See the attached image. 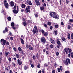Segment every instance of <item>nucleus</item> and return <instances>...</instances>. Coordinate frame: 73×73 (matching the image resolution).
Returning <instances> with one entry per match:
<instances>
[{"mask_svg":"<svg viewBox=\"0 0 73 73\" xmlns=\"http://www.w3.org/2000/svg\"><path fill=\"white\" fill-rule=\"evenodd\" d=\"M8 53H9V52H7V51H6L5 52V54H5L6 55V56H8Z\"/></svg>","mask_w":73,"mask_h":73,"instance_id":"obj_16","label":"nucleus"},{"mask_svg":"<svg viewBox=\"0 0 73 73\" xmlns=\"http://www.w3.org/2000/svg\"><path fill=\"white\" fill-rule=\"evenodd\" d=\"M44 72V69H43L42 70V73H45Z\"/></svg>","mask_w":73,"mask_h":73,"instance_id":"obj_56","label":"nucleus"},{"mask_svg":"<svg viewBox=\"0 0 73 73\" xmlns=\"http://www.w3.org/2000/svg\"><path fill=\"white\" fill-rule=\"evenodd\" d=\"M30 6H28L27 7L26 9L25 10V11H26V13H28L29 12V9H30Z\"/></svg>","mask_w":73,"mask_h":73,"instance_id":"obj_8","label":"nucleus"},{"mask_svg":"<svg viewBox=\"0 0 73 73\" xmlns=\"http://www.w3.org/2000/svg\"><path fill=\"white\" fill-rule=\"evenodd\" d=\"M54 32L55 33V35H57V31H55Z\"/></svg>","mask_w":73,"mask_h":73,"instance_id":"obj_33","label":"nucleus"},{"mask_svg":"<svg viewBox=\"0 0 73 73\" xmlns=\"http://www.w3.org/2000/svg\"><path fill=\"white\" fill-rule=\"evenodd\" d=\"M14 9H16V5H15L14 7Z\"/></svg>","mask_w":73,"mask_h":73,"instance_id":"obj_49","label":"nucleus"},{"mask_svg":"<svg viewBox=\"0 0 73 73\" xmlns=\"http://www.w3.org/2000/svg\"><path fill=\"white\" fill-rule=\"evenodd\" d=\"M70 55L71 57H72V58H73V52H72L71 53H70Z\"/></svg>","mask_w":73,"mask_h":73,"instance_id":"obj_27","label":"nucleus"},{"mask_svg":"<svg viewBox=\"0 0 73 73\" xmlns=\"http://www.w3.org/2000/svg\"><path fill=\"white\" fill-rule=\"evenodd\" d=\"M47 25H51V23L49 22H48Z\"/></svg>","mask_w":73,"mask_h":73,"instance_id":"obj_32","label":"nucleus"},{"mask_svg":"<svg viewBox=\"0 0 73 73\" xmlns=\"http://www.w3.org/2000/svg\"><path fill=\"white\" fill-rule=\"evenodd\" d=\"M26 48H29V45H28L27 44L26 46Z\"/></svg>","mask_w":73,"mask_h":73,"instance_id":"obj_45","label":"nucleus"},{"mask_svg":"<svg viewBox=\"0 0 73 73\" xmlns=\"http://www.w3.org/2000/svg\"><path fill=\"white\" fill-rule=\"evenodd\" d=\"M64 22H61V25H64Z\"/></svg>","mask_w":73,"mask_h":73,"instance_id":"obj_54","label":"nucleus"},{"mask_svg":"<svg viewBox=\"0 0 73 73\" xmlns=\"http://www.w3.org/2000/svg\"><path fill=\"white\" fill-rule=\"evenodd\" d=\"M27 3H28L29 4V5H32V3L31 1H27Z\"/></svg>","mask_w":73,"mask_h":73,"instance_id":"obj_15","label":"nucleus"},{"mask_svg":"<svg viewBox=\"0 0 73 73\" xmlns=\"http://www.w3.org/2000/svg\"><path fill=\"white\" fill-rule=\"evenodd\" d=\"M69 49L68 52L69 53H71V52H72V50H71V49H70L69 48Z\"/></svg>","mask_w":73,"mask_h":73,"instance_id":"obj_34","label":"nucleus"},{"mask_svg":"<svg viewBox=\"0 0 73 73\" xmlns=\"http://www.w3.org/2000/svg\"><path fill=\"white\" fill-rule=\"evenodd\" d=\"M24 69L25 70H27L28 69V67L26 66H25L24 67Z\"/></svg>","mask_w":73,"mask_h":73,"instance_id":"obj_29","label":"nucleus"},{"mask_svg":"<svg viewBox=\"0 0 73 73\" xmlns=\"http://www.w3.org/2000/svg\"><path fill=\"white\" fill-rule=\"evenodd\" d=\"M11 25L12 27H15V23L13 22L11 23Z\"/></svg>","mask_w":73,"mask_h":73,"instance_id":"obj_22","label":"nucleus"},{"mask_svg":"<svg viewBox=\"0 0 73 73\" xmlns=\"http://www.w3.org/2000/svg\"><path fill=\"white\" fill-rule=\"evenodd\" d=\"M56 43L58 45V46H59L61 45V42H60V41L59 40L57 39L56 40Z\"/></svg>","mask_w":73,"mask_h":73,"instance_id":"obj_11","label":"nucleus"},{"mask_svg":"<svg viewBox=\"0 0 73 73\" xmlns=\"http://www.w3.org/2000/svg\"><path fill=\"white\" fill-rule=\"evenodd\" d=\"M62 39L63 41H66V39L65 38H62Z\"/></svg>","mask_w":73,"mask_h":73,"instance_id":"obj_26","label":"nucleus"},{"mask_svg":"<svg viewBox=\"0 0 73 73\" xmlns=\"http://www.w3.org/2000/svg\"><path fill=\"white\" fill-rule=\"evenodd\" d=\"M58 72H60V69L59 68H58Z\"/></svg>","mask_w":73,"mask_h":73,"instance_id":"obj_38","label":"nucleus"},{"mask_svg":"<svg viewBox=\"0 0 73 73\" xmlns=\"http://www.w3.org/2000/svg\"><path fill=\"white\" fill-rule=\"evenodd\" d=\"M44 26L45 28H47V25L46 24H44Z\"/></svg>","mask_w":73,"mask_h":73,"instance_id":"obj_36","label":"nucleus"},{"mask_svg":"<svg viewBox=\"0 0 73 73\" xmlns=\"http://www.w3.org/2000/svg\"><path fill=\"white\" fill-rule=\"evenodd\" d=\"M71 55H70V54L69 53L68 54V57H70V56Z\"/></svg>","mask_w":73,"mask_h":73,"instance_id":"obj_57","label":"nucleus"},{"mask_svg":"<svg viewBox=\"0 0 73 73\" xmlns=\"http://www.w3.org/2000/svg\"><path fill=\"white\" fill-rule=\"evenodd\" d=\"M70 73V72H69V71H67L65 72V73Z\"/></svg>","mask_w":73,"mask_h":73,"instance_id":"obj_44","label":"nucleus"},{"mask_svg":"<svg viewBox=\"0 0 73 73\" xmlns=\"http://www.w3.org/2000/svg\"><path fill=\"white\" fill-rule=\"evenodd\" d=\"M23 25L24 26H25V25H27V22H23Z\"/></svg>","mask_w":73,"mask_h":73,"instance_id":"obj_24","label":"nucleus"},{"mask_svg":"<svg viewBox=\"0 0 73 73\" xmlns=\"http://www.w3.org/2000/svg\"><path fill=\"white\" fill-rule=\"evenodd\" d=\"M10 73H13L12 71V70H10Z\"/></svg>","mask_w":73,"mask_h":73,"instance_id":"obj_64","label":"nucleus"},{"mask_svg":"<svg viewBox=\"0 0 73 73\" xmlns=\"http://www.w3.org/2000/svg\"><path fill=\"white\" fill-rule=\"evenodd\" d=\"M10 39L11 41L13 40V37H11L10 38Z\"/></svg>","mask_w":73,"mask_h":73,"instance_id":"obj_41","label":"nucleus"},{"mask_svg":"<svg viewBox=\"0 0 73 73\" xmlns=\"http://www.w3.org/2000/svg\"><path fill=\"white\" fill-rule=\"evenodd\" d=\"M31 67H32V68H33V67H34V65H33V64H31Z\"/></svg>","mask_w":73,"mask_h":73,"instance_id":"obj_58","label":"nucleus"},{"mask_svg":"<svg viewBox=\"0 0 73 73\" xmlns=\"http://www.w3.org/2000/svg\"><path fill=\"white\" fill-rule=\"evenodd\" d=\"M14 4L15 3H14V2H13L11 1L10 3L11 6H12V7H13V6H14Z\"/></svg>","mask_w":73,"mask_h":73,"instance_id":"obj_14","label":"nucleus"},{"mask_svg":"<svg viewBox=\"0 0 73 73\" xmlns=\"http://www.w3.org/2000/svg\"><path fill=\"white\" fill-rule=\"evenodd\" d=\"M8 60H9V62H10V61H11V58H9L8 59Z\"/></svg>","mask_w":73,"mask_h":73,"instance_id":"obj_55","label":"nucleus"},{"mask_svg":"<svg viewBox=\"0 0 73 73\" xmlns=\"http://www.w3.org/2000/svg\"><path fill=\"white\" fill-rule=\"evenodd\" d=\"M21 41L22 44H24V40H23V39H21Z\"/></svg>","mask_w":73,"mask_h":73,"instance_id":"obj_21","label":"nucleus"},{"mask_svg":"<svg viewBox=\"0 0 73 73\" xmlns=\"http://www.w3.org/2000/svg\"><path fill=\"white\" fill-rule=\"evenodd\" d=\"M50 15L51 17L55 19H58V16L56 15V13L54 12L50 13Z\"/></svg>","mask_w":73,"mask_h":73,"instance_id":"obj_1","label":"nucleus"},{"mask_svg":"<svg viewBox=\"0 0 73 73\" xmlns=\"http://www.w3.org/2000/svg\"><path fill=\"white\" fill-rule=\"evenodd\" d=\"M50 47L51 48H53V46L52 44H51Z\"/></svg>","mask_w":73,"mask_h":73,"instance_id":"obj_40","label":"nucleus"},{"mask_svg":"<svg viewBox=\"0 0 73 73\" xmlns=\"http://www.w3.org/2000/svg\"><path fill=\"white\" fill-rule=\"evenodd\" d=\"M18 50L20 51H21V50H22V49H21V48L20 47H18Z\"/></svg>","mask_w":73,"mask_h":73,"instance_id":"obj_25","label":"nucleus"},{"mask_svg":"<svg viewBox=\"0 0 73 73\" xmlns=\"http://www.w3.org/2000/svg\"><path fill=\"white\" fill-rule=\"evenodd\" d=\"M54 66H57V64H56V63H55L54 64Z\"/></svg>","mask_w":73,"mask_h":73,"instance_id":"obj_60","label":"nucleus"},{"mask_svg":"<svg viewBox=\"0 0 73 73\" xmlns=\"http://www.w3.org/2000/svg\"><path fill=\"white\" fill-rule=\"evenodd\" d=\"M55 70H53L52 71V73H55Z\"/></svg>","mask_w":73,"mask_h":73,"instance_id":"obj_61","label":"nucleus"},{"mask_svg":"<svg viewBox=\"0 0 73 73\" xmlns=\"http://www.w3.org/2000/svg\"><path fill=\"white\" fill-rule=\"evenodd\" d=\"M69 23H72L73 22V20L72 19H70L69 21Z\"/></svg>","mask_w":73,"mask_h":73,"instance_id":"obj_30","label":"nucleus"},{"mask_svg":"<svg viewBox=\"0 0 73 73\" xmlns=\"http://www.w3.org/2000/svg\"><path fill=\"white\" fill-rule=\"evenodd\" d=\"M70 35L69 34H68V39H70Z\"/></svg>","mask_w":73,"mask_h":73,"instance_id":"obj_23","label":"nucleus"},{"mask_svg":"<svg viewBox=\"0 0 73 73\" xmlns=\"http://www.w3.org/2000/svg\"><path fill=\"white\" fill-rule=\"evenodd\" d=\"M51 42L52 44H54L55 41L52 39L51 40Z\"/></svg>","mask_w":73,"mask_h":73,"instance_id":"obj_18","label":"nucleus"},{"mask_svg":"<svg viewBox=\"0 0 73 73\" xmlns=\"http://www.w3.org/2000/svg\"><path fill=\"white\" fill-rule=\"evenodd\" d=\"M48 52H48V51H46V54H48Z\"/></svg>","mask_w":73,"mask_h":73,"instance_id":"obj_52","label":"nucleus"},{"mask_svg":"<svg viewBox=\"0 0 73 73\" xmlns=\"http://www.w3.org/2000/svg\"><path fill=\"white\" fill-rule=\"evenodd\" d=\"M38 68H40V65L38 64L37 65Z\"/></svg>","mask_w":73,"mask_h":73,"instance_id":"obj_42","label":"nucleus"},{"mask_svg":"<svg viewBox=\"0 0 73 73\" xmlns=\"http://www.w3.org/2000/svg\"><path fill=\"white\" fill-rule=\"evenodd\" d=\"M17 62L18 64H19L20 65H21L22 64V62H21V61H20L19 59H18L17 60Z\"/></svg>","mask_w":73,"mask_h":73,"instance_id":"obj_12","label":"nucleus"},{"mask_svg":"<svg viewBox=\"0 0 73 73\" xmlns=\"http://www.w3.org/2000/svg\"><path fill=\"white\" fill-rule=\"evenodd\" d=\"M50 29L51 30H52V29H53V27H52V26H50Z\"/></svg>","mask_w":73,"mask_h":73,"instance_id":"obj_46","label":"nucleus"},{"mask_svg":"<svg viewBox=\"0 0 73 73\" xmlns=\"http://www.w3.org/2000/svg\"><path fill=\"white\" fill-rule=\"evenodd\" d=\"M60 70L61 71L62 70V66H60Z\"/></svg>","mask_w":73,"mask_h":73,"instance_id":"obj_39","label":"nucleus"},{"mask_svg":"<svg viewBox=\"0 0 73 73\" xmlns=\"http://www.w3.org/2000/svg\"><path fill=\"white\" fill-rule=\"evenodd\" d=\"M69 48H65L64 50L65 52H66V54H68L69 53Z\"/></svg>","mask_w":73,"mask_h":73,"instance_id":"obj_5","label":"nucleus"},{"mask_svg":"<svg viewBox=\"0 0 73 73\" xmlns=\"http://www.w3.org/2000/svg\"><path fill=\"white\" fill-rule=\"evenodd\" d=\"M22 8H24L25 7V5L24 4H22L21 5Z\"/></svg>","mask_w":73,"mask_h":73,"instance_id":"obj_20","label":"nucleus"},{"mask_svg":"<svg viewBox=\"0 0 73 73\" xmlns=\"http://www.w3.org/2000/svg\"><path fill=\"white\" fill-rule=\"evenodd\" d=\"M35 3L36 5L38 6V5H40V2H39V0H35Z\"/></svg>","mask_w":73,"mask_h":73,"instance_id":"obj_9","label":"nucleus"},{"mask_svg":"<svg viewBox=\"0 0 73 73\" xmlns=\"http://www.w3.org/2000/svg\"><path fill=\"white\" fill-rule=\"evenodd\" d=\"M68 62L69 64H70V59L69 58H67V59H66V61H65V64L66 65H68Z\"/></svg>","mask_w":73,"mask_h":73,"instance_id":"obj_7","label":"nucleus"},{"mask_svg":"<svg viewBox=\"0 0 73 73\" xmlns=\"http://www.w3.org/2000/svg\"><path fill=\"white\" fill-rule=\"evenodd\" d=\"M34 29L33 30V32L34 34H35L36 32H38V29H37V27L36 26L34 27Z\"/></svg>","mask_w":73,"mask_h":73,"instance_id":"obj_2","label":"nucleus"},{"mask_svg":"<svg viewBox=\"0 0 73 73\" xmlns=\"http://www.w3.org/2000/svg\"><path fill=\"white\" fill-rule=\"evenodd\" d=\"M40 8L41 10L42 11L44 10V7H40Z\"/></svg>","mask_w":73,"mask_h":73,"instance_id":"obj_31","label":"nucleus"},{"mask_svg":"<svg viewBox=\"0 0 73 73\" xmlns=\"http://www.w3.org/2000/svg\"><path fill=\"white\" fill-rule=\"evenodd\" d=\"M35 16L36 17H38V15L36 14H35Z\"/></svg>","mask_w":73,"mask_h":73,"instance_id":"obj_50","label":"nucleus"},{"mask_svg":"<svg viewBox=\"0 0 73 73\" xmlns=\"http://www.w3.org/2000/svg\"><path fill=\"white\" fill-rule=\"evenodd\" d=\"M9 35L10 36H12V33H11V32H10L9 33Z\"/></svg>","mask_w":73,"mask_h":73,"instance_id":"obj_62","label":"nucleus"},{"mask_svg":"<svg viewBox=\"0 0 73 73\" xmlns=\"http://www.w3.org/2000/svg\"><path fill=\"white\" fill-rule=\"evenodd\" d=\"M66 3L67 4H68L69 3V1L68 0H66Z\"/></svg>","mask_w":73,"mask_h":73,"instance_id":"obj_48","label":"nucleus"},{"mask_svg":"<svg viewBox=\"0 0 73 73\" xmlns=\"http://www.w3.org/2000/svg\"><path fill=\"white\" fill-rule=\"evenodd\" d=\"M58 54H59V53L58 52H57L56 53V56H58Z\"/></svg>","mask_w":73,"mask_h":73,"instance_id":"obj_59","label":"nucleus"},{"mask_svg":"<svg viewBox=\"0 0 73 73\" xmlns=\"http://www.w3.org/2000/svg\"><path fill=\"white\" fill-rule=\"evenodd\" d=\"M7 19L8 20V21H10L11 20V17H9L7 18Z\"/></svg>","mask_w":73,"mask_h":73,"instance_id":"obj_19","label":"nucleus"},{"mask_svg":"<svg viewBox=\"0 0 73 73\" xmlns=\"http://www.w3.org/2000/svg\"><path fill=\"white\" fill-rule=\"evenodd\" d=\"M18 11H17V10L14 9L13 10V12L14 13H15V14H16V13H18Z\"/></svg>","mask_w":73,"mask_h":73,"instance_id":"obj_13","label":"nucleus"},{"mask_svg":"<svg viewBox=\"0 0 73 73\" xmlns=\"http://www.w3.org/2000/svg\"><path fill=\"white\" fill-rule=\"evenodd\" d=\"M54 27L56 28H58V25H55Z\"/></svg>","mask_w":73,"mask_h":73,"instance_id":"obj_28","label":"nucleus"},{"mask_svg":"<svg viewBox=\"0 0 73 73\" xmlns=\"http://www.w3.org/2000/svg\"><path fill=\"white\" fill-rule=\"evenodd\" d=\"M41 42H43V43H45L46 42V40L45 38L44 37H42L41 38Z\"/></svg>","mask_w":73,"mask_h":73,"instance_id":"obj_4","label":"nucleus"},{"mask_svg":"<svg viewBox=\"0 0 73 73\" xmlns=\"http://www.w3.org/2000/svg\"><path fill=\"white\" fill-rule=\"evenodd\" d=\"M4 5L5 6V8H8V4L7 3V1L5 0L4 1Z\"/></svg>","mask_w":73,"mask_h":73,"instance_id":"obj_6","label":"nucleus"},{"mask_svg":"<svg viewBox=\"0 0 73 73\" xmlns=\"http://www.w3.org/2000/svg\"><path fill=\"white\" fill-rule=\"evenodd\" d=\"M29 46V48L30 50H33V48L31 46Z\"/></svg>","mask_w":73,"mask_h":73,"instance_id":"obj_17","label":"nucleus"},{"mask_svg":"<svg viewBox=\"0 0 73 73\" xmlns=\"http://www.w3.org/2000/svg\"><path fill=\"white\" fill-rule=\"evenodd\" d=\"M33 58L34 60H35L36 58V57H35V56L33 55Z\"/></svg>","mask_w":73,"mask_h":73,"instance_id":"obj_47","label":"nucleus"},{"mask_svg":"<svg viewBox=\"0 0 73 73\" xmlns=\"http://www.w3.org/2000/svg\"><path fill=\"white\" fill-rule=\"evenodd\" d=\"M41 32L44 36H48V33H45L44 31L43 30H42Z\"/></svg>","mask_w":73,"mask_h":73,"instance_id":"obj_10","label":"nucleus"},{"mask_svg":"<svg viewBox=\"0 0 73 73\" xmlns=\"http://www.w3.org/2000/svg\"><path fill=\"white\" fill-rule=\"evenodd\" d=\"M5 31L6 32H8V29L6 27L5 28Z\"/></svg>","mask_w":73,"mask_h":73,"instance_id":"obj_43","label":"nucleus"},{"mask_svg":"<svg viewBox=\"0 0 73 73\" xmlns=\"http://www.w3.org/2000/svg\"><path fill=\"white\" fill-rule=\"evenodd\" d=\"M13 49H14V50H15V51H16V49L14 47L13 48Z\"/></svg>","mask_w":73,"mask_h":73,"instance_id":"obj_63","label":"nucleus"},{"mask_svg":"<svg viewBox=\"0 0 73 73\" xmlns=\"http://www.w3.org/2000/svg\"><path fill=\"white\" fill-rule=\"evenodd\" d=\"M48 66V64H44V67H45L46 66Z\"/></svg>","mask_w":73,"mask_h":73,"instance_id":"obj_51","label":"nucleus"},{"mask_svg":"<svg viewBox=\"0 0 73 73\" xmlns=\"http://www.w3.org/2000/svg\"><path fill=\"white\" fill-rule=\"evenodd\" d=\"M16 57H17V58H19V55L18 54H16Z\"/></svg>","mask_w":73,"mask_h":73,"instance_id":"obj_35","label":"nucleus"},{"mask_svg":"<svg viewBox=\"0 0 73 73\" xmlns=\"http://www.w3.org/2000/svg\"><path fill=\"white\" fill-rule=\"evenodd\" d=\"M24 9H21V12H24Z\"/></svg>","mask_w":73,"mask_h":73,"instance_id":"obj_53","label":"nucleus"},{"mask_svg":"<svg viewBox=\"0 0 73 73\" xmlns=\"http://www.w3.org/2000/svg\"><path fill=\"white\" fill-rule=\"evenodd\" d=\"M68 29H70L71 27L70 26V25H68Z\"/></svg>","mask_w":73,"mask_h":73,"instance_id":"obj_37","label":"nucleus"},{"mask_svg":"<svg viewBox=\"0 0 73 73\" xmlns=\"http://www.w3.org/2000/svg\"><path fill=\"white\" fill-rule=\"evenodd\" d=\"M1 44L3 43V44H2L3 45H5L6 43V40H4V39H2L1 40Z\"/></svg>","mask_w":73,"mask_h":73,"instance_id":"obj_3","label":"nucleus"}]
</instances>
